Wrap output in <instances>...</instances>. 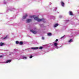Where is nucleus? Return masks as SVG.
I'll use <instances>...</instances> for the list:
<instances>
[{"label": "nucleus", "mask_w": 79, "mask_h": 79, "mask_svg": "<svg viewBox=\"0 0 79 79\" xmlns=\"http://www.w3.org/2000/svg\"><path fill=\"white\" fill-rule=\"evenodd\" d=\"M38 49H39V48L38 47L31 48V49H33L34 50H37Z\"/></svg>", "instance_id": "9"}, {"label": "nucleus", "mask_w": 79, "mask_h": 79, "mask_svg": "<svg viewBox=\"0 0 79 79\" xmlns=\"http://www.w3.org/2000/svg\"><path fill=\"white\" fill-rule=\"evenodd\" d=\"M42 48H43V47H40L39 48V49H40V50H42Z\"/></svg>", "instance_id": "17"}, {"label": "nucleus", "mask_w": 79, "mask_h": 79, "mask_svg": "<svg viewBox=\"0 0 79 79\" xmlns=\"http://www.w3.org/2000/svg\"><path fill=\"white\" fill-rule=\"evenodd\" d=\"M4 45V43L1 42L0 43V46H3Z\"/></svg>", "instance_id": "12"}, {"label": "nucleus", "mask_w": 79, "mask_h": 79, "mask_svg": "<svg viewBox=\"0 0 79 79\" xmlns=\"http://www.w3.org/2000/svg\"><path fill=\"white\" fill-rule=\"evenodd\" d=\"M23 59H27V57L25 56H23Z\"/></svg>", "instance_id": "15"}, {"label": "nucleus", "mask_w": 79, "mask_h": 79, "mask_svg": "<svg viewBox=\"0 0 79 79\" xmlns=\"http://www.w3.org/2000/svg\"><path fill=\"white\" fill-rule=\"evenodd\" d=\"M8 38V36H6V37H4L3 38V39H6Z\"/></svg>", "instance_id": "16"}, {"label": "nucleus", "mask_w": 79, "mask_h": 79, "mask_svg": "<svg viewBox=\"0 0 79 79\" xmlns=\"http://www.w3.org/2000/svg\"><path fill=\"white\" fill-rule=\"evenodd\" d=\"M30 31L32 32L33 34H37V32L35 31H33V30H31Z\"/></svg>", "instance_id": "2"}, {"label": "nucleus", "mask_w": 79, "mask_h": 79, "mask_svg": "<svg viewBox=\"0 0 79 79\" xmlns=\"http://www.w3.org/2000/svg\"><path fill=\"white\" fill-rule=\"evenodd\" d=\"M33 57V56H30V58H32Z\"/></svg>", "instance_id": "19"}, {"label": "nucleus", "mask_w": 79, "mask_h": 79, "mask_svg": "<svg viewBox=\"0 0 79 79\" xmlns=\"http://www.w3.org/2000/svg\"><path fill=\"white\" fill-rule=\"evenodd\" d=\"M42 39L43 40H44V37H42Z\"/></svg>", "instance_id": "21"}, {"label": "nucleus", "mask_w": 79, "mask_h": 79, "mask_svg": "<svg viewBox=\"0 0 79 79\" xmlns=\"http://www.w3.org/2000/svg\"><path fill=\"white\" fill-rule=\"evenodd\" d=\"M60 3L62 6H64V3L63 2L61 1L60 2Z\"/></svg>", "instance_id": "4"}, {"label": "nucleus", "mask_w": 79, "mask_h": 79, "mask_svg": "<svg viewBox=\"0 0 79 79\" xmlns=\"http://www.w3.org/2000/svg\"><path fill=\"white\" fill-rule=\"evenodd\" d=\"M23 41H20L19 43V45H22L23 44Z\"/></svg>", "instance_id": "7"}, {"label": "nucleus", "mask_w": 79, "mask_h": 79, "mask_svg": "<svg viewBox=\"0 0 79 79\" xmlns=\"http://www.w3.org/2000/svg\"><path fill=\"white\" fill-rule=\"evenodd\" d=\"M58 26V24L56 23L54 25V27H57Z\"/></svg>", "instance_id": "11"}, {"label": "nucleus", "mask_w": 79, "mask_h": 79, "mask_svg": "<svg viewBox=\"0 0 79 79\" xmlns=\"http://www.w3.org/2000/svg\"><path fill=\"white\" fill-rule=\"evenodd\" d=\"M19 41H16V44H19Z\"/></svg>", "instance_id": "18"}, {"label": "nucleus", "mask_w": 79, "mask_h": 79, "mask_svg": "<svg viewBox=\"0 0 79 79\" xmlns=\"http://www.w3.org/2000/svg\"><path fill=\"white\" fill-rule=\"evenodd\" d=\"M11 60H7L6 62V63H11Z\"/></svg>", "instance_id": "10"}, {"label": "nucleus", "mask_w": 79, "mask_h": 79, "mask_svg": "<svg viewBox=\"0 0 79 79\" xmlns=\"http://www.w3.org/2000/svg\"><path fill=\"white\" fill-rule=\"evenodd\" d=\"M64 36H62L61 38H63V37H64Z\"/></svg>", "instance_id": "23"}, {"label": "nucleus", "mask_w": 79, "mask_h": 79, "mask_svg": "<svg viewBox=\"0 0 79 79\" xmlns=\"http://www.w3.org/2000/svg\"><path fill=\"white\" fill-rule=\"evenodd\" d=\"M69 42H73V41L72 39H70L68 41Z\"/></svg>", "instance_id": "14"}, {"label": "nucleus", "mask_w": 79, "mask_h": 79, "mask_svg": "<svg viewBox=\"0 0 79 79\" xmlns=\"http://www.w3.org/2000/svg\"><path fill=\"white\" fill-rule=\"evenodd\" d=\"M48 36H50V35H52V33H49L48 34Z\"/></svg>", "instance_id": "13"}, {"label": "nucleus", "mask_w": 79, "mask_h": 79, "mask_svg": "<svg viewBox=\"0 0 79 79\" xmlns=\"http://www.w3.org/2000/svg\"><path fill=\"white\" fill-rule=\"evenodd\" d=\"M27 14H26L25 15V16H24L23 17V19H26V17H27Z\"/></svg>", "instance_id": "6"}, {"label": "nucleus", "mask_w": 79, "mask_h": 79, "mask_svg": "<svg viewBox=\"0 0 79 79\" xmlns=\"http://www.w3.org/2000/svg\"><path fill=\"white\" fill-rule=\"evenodd\" d=\"M69 15H71V16L73 15V12L71 11H69Z\"/></svg>", "instance_id": "8"}, {"label": "nucleus", "mask_w": 79, "mask_h": 79, "mask_svg": "<svg viewBox=\"0 0 79 79\" xmlns=\"http://www.w3.org/2000/svg\"><path fill=\"white\" fill-rule=\"evenodd\" d=\"M58 40L57 39L56 40V42H58Z\"/></svg>", "instance_id": "20"}, {"label": "nucleus", "mask_w": 79, "mask_h": 79, "mask_svg": "<svg viewBox=\"0 0 79 79\" xmlns=\"http://www.w3.org/2000/svg\"><path fill=\"white\" fill-rule=\"evenodd\" d=\"M27 23H30V22H31L32 21V19H27Z\"/></svg>", "instance_id": "3"}, {"label": "nucleus", "mask_w": 79, "mask_h": 79, "mask_svg": "<svg viewBox=\"0 0 79 79\" xmlns=\"http://www.w3.org/2000/svg\"><path fill=\"white\" fill-rule=\"evenodd\" d=\"M54 45L55 47H56V48H58V46H57V45H58V43H55L54 44Z\"/></svg>", "instance_id": "5"}, {"label": "nucleus", "mask_w": 79, "mask_h": 79, "mask_svg": "<svg viewBox=\"0 0 79 79\" xmlns=\"http://www.w3.org/2000/svg\"><path fill=\"white\" fill-rule=\"evenodd\" d=\"M3 56H0V58H2Z\"/></svg>", "instance_id": "22"}, {"label": "nucleus", "mask_w": 79, "mask_h": 79, "mask_svg": "<svg viewBox=\"0 0 79 79\" xmlns=\"http://www.w3.org/2000/svg\"><path fill=\"white\" fill-rule=\"evenodd\" d=\"M34 16H31V17L32 18V17H34V19H35V20H36V21H38V22L42 21V20H43L44 19H39V18H38V17H34Z\"/></svg>", "instance_id": "1"}]
</instances>
